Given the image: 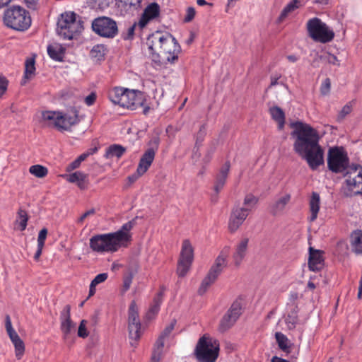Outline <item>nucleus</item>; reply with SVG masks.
<instances>
[{
	"instance_id": "f257e3e1",
	"label": "nucleus",
	"mask_w": 362,
	"mask_h": 362,
	"mask_svg": "<svg viewBox=\"0 0 362 362\" xmlns=\"http://www.w3.org/2000/svg\"><path fill=\"white\" fill-rule=\"evenodd\" d=\"M292 132L294 151L305 160L312 170L324 164V150L319 144L318 132L310 124L297 122Z\"/></svg>"
},
{
	"instance_id": "f03ea898",
	"label": "nucleus",
	"mask_w": 362,
	"mask_h": 362,
	"mask_svg": "<svg viewBox=\"0 0 362 362\" xmlns=\"http://www.w3.org/2000/svg\"><path fill=\"white\" fill-rule=\"evenodd\" d=\"M146 45L150 57L158 65L175 63L182 50L177 40L168 32L153 33L147 37Z\"/></svg>"
},
{
	"instance_id": "7ed1b4c3",
	"label": "nucleus",
	"mask_w": 362,
	"mask_h": 362,
	"mask_svg": "<svg viewBox=\"0 0 362 362\" xmlns=\"http://www.w3.org/2000/svg\"><path fill=\"white\" fill-rule=\"evenodd\" d=\"M3 23L10 29L24 32L31 26L32 19L30 13L24 8L11 6L4 11Z\"/></svg>"
},
{
	"instance_id": "20e7f679",
	"label": "nucleus",
	"mask_w": 362,
	"mask_h": 362,
	"mask_svg": "<svg viewBox=\"0 0 362 362\" xmlns=\"http://www.w3.org/2000/svg\"><path fill=\"white\" fill-rule=\"evenodd\" d=\"M121 236L112 233L95 235L90 238V248L100 254L115 252L122 247L119 243Z\"/></svg>"
},
{
	"instance_id": "39448f33",
	"label": "nucleus",
	"mask_w": 362,
	"mask_h": 362,
	"mask_svg": "<svg viewBox=\"0 0 362 362\" xmlns=\"http://www.w3.org/2000/svg\"><path fill=\"white\" fill-rule=\"evenodd\" d=\"M229 255V247H225L216 257L214 264L210 268L207 275L202 280L198 289L199 295L204 294L209 287L216 281L218 276L227 266V257Z\"/></svg>"
},
{
	"instance_id": "423d86ee",
	"label": "nucleus",
	"mask_w": 362,
	"mask_h": 362,
	"mask_svg": "<svg viewBox=\"0 0 362 362\" xmlns=\"http://www.w3.org/2000/svg\"><path fill=\"white\" fill-rule=\"evenodd\" d=\"M218 352V342L206 335L199 339L194 350L195 356L199 362H215Z\"/></svg>"
},
{
	"instance_id": "0eeeda50",
	"label": "nucleus",
	"mask_w": 362,
	"mask_h": 362,
	"mask_svg": "<svg viewBox=\"0 0 362 362\" xmlns=\"http://www.w3.org/2000/svg\"><path fill=\"white\" fill-rule=\"evenodd\" d=\"M327 168L334 173H344L349 171V158L346 151L341 146L331 147L327 153Z\"/></svg>"
},
{
	"instance_id": "6e6552de",
	"label": "nucleus",
	"mask_w": 362,
	"mask_h": 362,
	"mask_svg": "<svg viewBox=\"0 0 362 362\" xmlns=\"http://www.w3.org/2000/svg\"><path fill=\"white\" fill-rule=\"evenodd\" d=\"M306 29L308 35L315 42L327 43L334 37V33L321 19L314 17L308 21Z\"/></svg>"
},
{
	"instance_id": "1a4fd4ad",
	"label": "nucleus",
	"mask_w": 362,
	"mask_h": 362,
	"mask_svg": "<svg viewBox=\"0 0 362 362\" xmlns=\"http://www.w3.org/2000/svg\"><path fill=\"white\" fill-rule=\"evenodd\" d=\"M42 119L48 122L60 132L69 131L71 127L78 123L76 114L71 115L56 111H44L42 112Z\"/></svg>"
},
{
	"instance_id": "9d476101",
	"label": "nucleus",
	"mask_w": 362,
	"mask_h": 362,
	"mask_svg": "<svg viewBox=\"0 0 362 362\" xmlns=\"http://www.w3.org/2000/svg\"><path fill=\"white\" fill-rule=\"evenodd\" d=\"M345 187L344 194L346 197L362 194V167L359 165H351L349 171L344 174Z\"/></svg>"
},
{
	"instance_id": "9b49d317",
	"label": "nucleus",
	"mask_w": 362,
	"mask_h": 362,
	"mask_svg": "<svg viewBox=\"0 0 362 362\" xmlns=\"http://www.w3.org/2000/svg\"><path fill=\"white\" fill-rule=\"evenodd\" d=\"M128 330L132 346L136 347L142 335L139 309L135 300H132L128 310Z\"/></svg>"
},
{
	"instance_id": "f8f14e48",
	"label": "nucleus",
	"mask_w": 362,
	"mask_h": 362,
	"mask_svg": "<svg viewBox=\"0 0 362 362\" xmlns=\"http://www.w3.org/2000/svg\"><path fill=\"white\" fill-rule=\"evenodd\" d=\"M194 259V249L187 239L182 241L180 257L177 262V274L184 277L189 272Z\"/></svg>"
},
{
	"instance_id": "ddd939ff",
	"label": "nucleus",
	"mask_w": 362,
	"mask_h": 362,
	"mask_svg": "<svg viewBox=\"0 0 362 362\" xmlns=\"http://www.w3.org/2000/svg\"><path fill=\"white\" fill-rule=\"evenodd\" d=\"M93 30L98 35L112 38L118 33L116 22L108 17H99L95 18L92 23Z\"/></svg>"
},
{
	"instance_id": "4468645a",
	"label": "nucleus",
	"mask_w": 362,
	"mask_h": 362,
	"mask_svg": "<svg viewBox=\"0 0 362 362\" xmlns=\"http://www.w3.org/2000/svg\"><path fill=\"white\" fill-rule=\"evenodd\" d=\"M60 329L62 338L66 341H73L71 334L74 333L76 324L71 319V306L66 305L60 313Z\"/></svg>"
},
{
	"instance_id": "2eb2a0df",
	"label": "nucleus",
	"mask_w": 362,
	"mask_h": 362,
	"mask_svg": "<svg viewBox=\"0 0 362 362\" xmlns=\"http://www.w3.org/2000/svg\"><path fill=\"white\" fill-rule=\"evenodd\" d=\"M241 304L240 302H234L228 312L223 315L219 324V330L222 332L230 328L241 314Z\"/></svg>"
},
{
	"instance_id": "dca6fc26",
	"label": "nucleus",
	"mask_w": 362,
	"mask_h": 362,
	"mask_svg": "<svg viewBox=\"0 0 362 362\" xmlns=\"http://www.w3.org/2000/svg\"><path fill=\"white\" fill-rule=\"evenodd\" d=\"M125 93L122 101V107L134 110L144 105L146 99L143 92L126 88Z\"/></svg>"
},
{
	"instance_id": "f3484780",
	"label": "nucleus",
	"mask_w": 362,
	"mask_h": 362,
	"mask_svg": "<svg viewBox=\"0 0 362 362\" xmlns=\"http://www.w3.org/2000/svg\"><path fill=\"white\" fill-rule=\"evenodd\" d=\"M250 209L244 207L234 208L230 214L228 221V230L230 233H235L244 223L248 214Z\"/></svg>"
},
{
	"instance_id": "a211bd4d",
	"label": "nucleus",
	"mask_w": 362,
	"mask_h": 362,
	"mask_svg": "<svg viewBox=\"0 0 362 362\" xmlns=\"http://www.w3.org/2000/svg\"><path fill=\"white\" fill-rule=\"evenodd\" d=\"M156 154L153 150H146L141 156L136 172V175L129 177L132 181L144 175L153 163Z\"/></svg>"
},
{
	"instance_id": "6ab92c4d",
	"label": "nucleus",
	"mask_w": 362,
	"mask_h": 362,
	"mask_svg": "<svg viewBox=\"0 0 362 362\" xmlns=\"http://www.w3.org/2000/svg\"><path fill=\"white\" fill-rule=\"evenodd\" d=\"M230 163L226 162L221 168L218 173L217 174V175L216 177L214 186V194L211 197V201L213 202H216L218 201V195L219 192L222 190V189L223 188V187L226 182V180H227L229 171H230Z\"/></svg>"
},
{
	"instance_id": "aec40b11",
	"label": "nucleus",
	"mask_w": 362,
	"mask_h": 362,
	"mask_svg": "<svg viewBox=\"0 0 362 362\" xmlns=\"http://www.w3.org/2000/svg\"><path fill=\"white\" fill-rule=\"evenodd\" d=\"M160 6L157 3L153 2L148 4L144 10L138 22L140 30L145 28L150 21L156 19L160 16Z\"/></svg>"
},
{
	"instance_id": "412c9836",
	"label": "nucleus",
	"mask_w": 362,
	"mask_h": 362,
	"mask_svg": "<svg viewBox=\"0 0 362 362\" xmlns=\"http://www.w3.org/2000/svg\"><path fill=\"white\" fill-rule=\"evenodd\" d=\"M66 181L76 183L81 189H86L88 186V175L81 171L62 175Z\"/></svg>"
},
{
	"instance_id": "4be33fe9",
	"label": "nucleus",
	"mask_w": 362,
	"mask_h": 362,
	"mask_svg": "<svg viewBox=\"0 0 362 362\" xmlns=\"http://www.w3.org/2000/svg\"><path fill=\"white\" fill-rule=\"evenodd\" d=\"M249 239L243 238L236 245L235 252L233 255V259L235 266L238 267L242 263L247 252Z\"/></svg>"
},
{
	"instance_id": "5701e85b",
	"label": "nucleus",
	"mask_w": 362,
	"mask_h": 362,
	"mask_svg": "<svg viewBox=\"0 0 362 362\" xmlns=\"http://www.w3.org/2000/svg\"><path fill=\"white\" fill-rule=\"evenodd\" d=\"M308 267L311 271H320L324 265V259L322 253L318 250H315L312 247H309Z\"/></svg>"
},
{
	"instance_id": "b1692460",
	"label": "nucleus",
	"mask_w": 362,
	"mask_h": 362,
	"mask_svg": "<svg viewBox=\"0 0 362 362\" xmlns=\"http://www.w3.org/2000/svg\"><path fill=\"white\" fill-rule=\"evenodd\" d=\"M135 225V221L133 219L122 225L121 228L113 233H119L121 236V240H119V243L122 247H127L128 243L132 240V234L130 230L133 228Z\"/></svg>"
},
{
	"instance_id": "393cba45",
	"label": "nucleus",
	"mask_w": 362,
	"mask_h": 362,
	"mask_svg": "<svg viewBox=\"0 0 362 362\" xmlns=\"http://www.w3.org/2000/svg\"><path fill=\"white\" fill-rule=\"evenodd\" d=\"M350 245L354 254L362 255V230L357 229L351 233Z\"/></svg>"
},
{
	"instance_id": "a878e982",
	"label": "nucleus",
	"mask_w": 362,
	"mask_h": 362,
	"mask_svg": "<svg viewBox=\"0 0 362 362\" xmlns=\"http://www.w3.org/2000/svg\"><path fill=\"white\" fill-rule=\"evenodd\" d=\"M304 4V0H292L284 8L279 16L278 21L283 22L290 13L302 7Z\"/></svg>"
},
{
	"instance_id": "bb28decb",
	"label": "nucleus",
	"mask_w": 362,
	"mask_h": 362,
	"mask_svg": "<svg viewBox=\"0 0 362 362\" xmlns=\"http://www.w3.org/2000/svg\"><path fill=\"white\" fill-rule=\"evenodd\" d=\"M126 88L122 87H114L108 91V98L115 104L122 107L123 98L125 95Z\"/></svg>"
},
{
	"instance_id": "cd10ccee",
	"label": "nucleus",
	"mask_w": 362,
	"mask_h": 362,
	"mask_svg": "<svg viewBox=\"0 0 362 362\" xmlns=\"http://www.w3.org/2000/svg\"><path fill=\"white\" fill-rule=\"evenodd\" d=\"M310 211L311 213L310 221H314L317 217L320 207V197L317 192H313L309 201Z\"/></svg>"
},
{
	"instance_id": "c85d7f7f",
	"label": "nucleus",
	"mask_w": 362,
	"mask_h": 362,
	"mask_svg": "<svg viewBox=\"0 0 362 362\" xmlns=\"http://www.w3.org/2000/svg\"><path fill=\"white\" fill-rule=\"evenodd\" d=\"M269 112L272 118L277 123L279 129L282 130L286 119L283 110L278 106H274L269 108Z\"/></svg>"
},
{
	"instance_id": "c756f323",
	"label": "nucleus",
	"mask_w": 362,
	"mask_h": 362,
	"mask_svg": "<svg viewBox=\"0 0 362 362\" xmlns=\"http://www.w3.org/2000/svg\"><path fill=\"white\" fill-rule=\"evenodd\" d=\"M71 23L66 30H64L62 33L59 34L64 40H71L74 35L81 32L82 29V25L79 21H77L76 19L71 22Z\"/></svg>"
},
{
	"instance_id": "7c9ffc66",
	"label": "nucleus",
	"mask_w": 362,
	"mask_h": 362,
	"mask_svg": "<svg viewBox=\"0 0 362 362\" xmlns=\"http://www.w3.org/2000/svg\"><path fill=\"white\" fill-rule=\"evenodd\" d=\"M49 57L55 61H62L65 53V48L60 44L54 43L47 47Z\"/></svg>"
},
{
	"instance_id": "2f4dec72",
	"label": "nucleus",
	"mask_w": 362,
	"mask_h": 362,
	"mask_svg": "<svg viewBox=\"0 0 362 362\" xmlns=\"http://www.w3.org/2000/svg\"><path fill=\"white\" fill-rule=\"evenodd\" d=\"M298 305L293 300L291 303L287 305V316L286 318V322L290 326L295 327L298 322Z\"/></svg>"
},
{
	"instance_id": "473e14b6",
	"label": "nucleus",
	"mask_w": 362,
	"mask_h": 362,
	"mask_svg": "<svg viewBox=\"0 0 362 362\" xmlns=\"http://www.w3.org/2000/svg\"><path fill=\"white\" fill-rule=\"evenodd\" d=\"M76 19V14L74 12L65 13L61 15V18L59 19L57 22V32L59 35L62 33L66 28H67L71 22L74 21Z\"/></svg>"
},
{
	"instance_id": "72a5a7b5",
	"label": "nucleus",
	"mask_w": 362,
	"mask_h": 362,
	"mask_svg": "<svg viewBox=\"0 0 362 362\" xmlns=\"http://www.w3.org/2000/svg\"><path fill=\"white\" fill-rule=\"evenodd\" d=\"M5 327L6 332L13 345L23 341V340L18 336V333L13 329L11 317L8 315H6L5 317Z\"/></svg>"
},
{
	"instance_id": "f704fd0d",
	"label": "nucleus",
	"mask_w": 362,
	"mask_h": 362,
	"mask_svg": "<svg viewBox=\"0 0 362 362\" xmlns=\"http://www.w3.org/2000/svg\"><path fill=\"white\" fill-rule=\"evenodd\" d=\"M290 200L291 195L289 194H287L281 197L278 200H276L271 206V213L273 215H276L280 212L283 211L286 204L290 202Z\"/></svg>"
},
{
	"instance_id": "c9c22d12",
	"label": "nucleus",
	"mask_w": 362,
	"mask_h": 362,
	"mask_svg": "<svg viewBox=\"0 0 362 362\" xmlns=\"http://www.w3.org/2000/svg\"><path fill=\"white\" fill-rule=\"evenodd\" d=\"M108 278V274L107 273H100L98 274L90 282V286H89V293L88 296H93L95 292H96V286L105 282Z\"/></svg>"
},
{
	"instance_id": "e433bc0d",
	"label": "nucleus",
	"mask_w": 362,
	"mask_h": 362,
	"mask_svg": "<svg viewBox=\"0 0 362 362\" xmlns=\"http://www.w3.org/2000/svg\"><path fill=\"white\" fill-rule=\"evenodd\" d=\"M125 152V148L119 144H113L109 146L105 153V158H109L112 157L120 158Z\"/></svg>"
},
{
	"instance_id": "4c0bfd02",
	"label": "nucleus",
	"mask_w": 362,
	"mask_h": 362,
	"mask_svg": "<svg viewBox=\"0 0 362 362\" xmlns=\"http://www.w3.org/2000/svg\"><path fill=\"white\" fill-rule=\"evenodd\" d=\"M90 57L97 61H102L105 59V47L103 45H95L90 52Z\"/></svg>"
},
{
	"instance_id": "58836bf2",
	"label": "nucleus",
	"mask_w": 362,
	"mask_h": 362,
	"mask_svg": "<svg viewBox=\"0 0 362 362\" xmlns=\"http://www.w3.org/2000/svg\"><path fill=\"white\" fill-rule=\"evenodd\" d=\"M28 221V216L25 210L20 209L18 212L17 219L16 223L18 226V228L21 231L25 230L27 223Z\"/></svg>"
},
{
	"instance_id": "ea45409f",
	"label": "nucleus",
	"mask_w": 362,
	"mask_h": 362,
	"mask_svg": "<svg viewBox=\"0 0 362 362\" xmlns=\"http://www.w3.org/2000/svg\"><path fill=\"white\" fill-rule=\"evenodd\" d=\"M29 172L37 177L42 178L47 175L48 170L41 165H34L30 167Z\"/></svg>"
},
{
	"instance_id": "a19ab883",
	"label": "nucleus",
	"mask_w": 362,
	"mask_h": 362,
	"mask_svg": "<svg viewBox=\"0 0 362 362\" xmlns=\"http://www.w3.org/2000/svg\"><path fill=\"white\" fill-rule=\"evenodd\" d=\"M259 202L258 197L252 194H247L245 195L243 201L244 208L250 209V212L256 206Z\"/></svg>"
},
{
	"instance_id": "79ce46f5",
	"label": "nucleus",
	"mask_w": 362,
	"mask_h": 362,
	"mask_svg": "<svg viewBox=\"0 0 362 362\" xmlns=\"http://www.w3.org/2000/svg\"><path fill=\"white\" fill-rule=\"evenodd\" d=\"M320 59L329 64L336 66H340V61L338 59L337 57L328 52L321 54Z\"/></svg>"
},
{
	"instance_id": "37998d69",
	"label": "nucleus",
	"mask_w": 362,
	"mask_h": 362,
	"mask_svg": "<svg viewBox=\"0 0 362 362\" xmlns=\"http://www.w3.org/2000/svg\"><path fill=\"white\" fill-rule=\"evenodd\" d=\"M35 71V59L32 58L27 59L25 64L24 77L27 79L30 78L34 75Z\"/></svg>"
},
{
	"instance_id": "c03bdc74",
	"label": "nucleus",
	"mask_w": 362,
	"mask_h": 362,
	"mask_svg": "<svg viewBox=\"0 0 362 362\" xmlns=\"http://www.w3.org/2000/svg\"><path fill=\"white\" fill-rule=\"evenodd\" d=\"M276 340L280 349L286 351L288 349L287 337L281 332H276L275 334Z\"/></svg>"
},
{
	"instance_id": "a18cd8bd",
	"label": "nucleus",
	"mask_w": 362,
	"mask_h": 362,
	"mask_svg": "<svg viewBox=\"0 0 362 362\" xmlns=\"http://www.w3.org/2000/svg\"><path fill=\"white\" fill-rule=\"evenodd\" d=\"M206 134V128L204 124L202 125L199 128V132L196 134V142H195V148L199 149V146L202 144L204 141L205 136Z\"/></svg>"
},
{
	"instance_id": "49530a36",
	"label": "nucleus",
	"mask_w": 362,
	"mask_h": 362,
	"mask_svg": "<svg viewBox=\"0 0 362 362\" xmlns=\"http://www.w3.org/2000/svg\"><path fill=\"white\" fill-rule=\"evenodd\" d=\"M165 339V338H164L163 337H162L160 335L158 337V338L157 339V340L154 344L152 354H157L159 355H162L163 349L164 347Z\"/></svg>"
},
{
	"instance_id": "de8ad7c7",
	"label": "nucleus",
	"mask_w": 362,
	"mask_h": 362,
	"mask_svg": "<svg viewBox=\"0 0 362 362\" xmlns=\"http://www.w3.org/2000/svg\"><path fill=\"white\" fill-rule=\"evenodd\" d=\"M86 325H87L86 320H82L81 321L80 325L78 326V336L79 337L84 339L88 336L89 332H88V330L86 329Z\"/></svg>"
},
{
	"instance_id": "09e8293b",
	"label": "nucleus",
	"mask_w": 362,
	"mask_h": 362,
	"mask_svg": "<svg viewBox=\"0 0 362 362\" xmlns=\"http://www.w3.org/2000/svg\"><path fill=\"white\" fill-rule=\"evenodd\" d=\"M160 144V138L158 135L153 136L148 142L149 148L146 150H153L156 154Z\"/></svg>"
},
{
	"instance_id": "8fccbe9b",
	"label": "nucleus",
	"mask_w": 362,
	"mask_h": 362,
	"mask_svg": "<svg viewBox=\"0 0 362 362\" xmlns=\"http://www.w3.org/2000/svg\"><path fill=\"white\" fill-rule=\"evenodd\" d=\"M215 151H216V146H215L214 144H211L207 148L206 154L202 160L205 164H207L211 161L213 154L214 153Z\"/></svg>"
},
{
	"instance_id": "3c124183",
	"label": "nucleus",
	"mask_w": 362,
	"mask_h": 362,
	"mask_svg": "<svg viewBox=\"0 0 362 362\" xmlns=\"http://www.w3.org/2000/svg\"><path fill=\"white\" fill-rule=\"evenodd\" d=\"M13 346L15 348L16 357L18 359H21L23 357V356L24 355V352H25V344H24L23 341L18 344H16Z\"/></svg>"
},
{
	"instance_id": "603ef678",
	"label": "nucleus",
	"mask_w": 362,
	"mask_h": 362,
	"mask_svg": "<svg viewBox=\"0 0 362 362\" xmlns=\"http://www.w3.org/2000/svg\"><path fill=\"white\" fill-rule=\"evenodd\" d=\"M331 88V81L329 78H326L320 86V92L323 95H327Z\"/></svg>"
},
{
	"instance_id": "864d4df0",
	"label": "nucleus",
	"mask_w": 362,
	"mask_h": 362,
	"mask_svg": "<svg viewBox=\"0 0 362 362\" xmlns=\"http://www.w3.org/2000/svg\"><path fill=\"white\" fill-rule=\"evenodd\" d=\"M133 279V274L130 272L126 274L123 279V292L128 291L131 286Z\"/></svg>"
},
{
	"instance_id": "5fc2aeb1",
	"label": "nucleus",
	"mask_w": 362,
	"mask_h": 362,
	"mask_svg": "<svg viewBox=\"0 0 362 362\" xmlns=\"http://www.w3.org/2000/svg\"><path fill=\"white\" fill-rule=\"evenodd\" d=\"M47 235V229L44 228L39 232L37 237V245L44 247L45 240Z\"/></svg>"
},
{
	"instance_id": "6e6d98bb",
	"label": "nucleus",
	"mask_w": 362,
	"mask_h": 362,
	"mask_svg": "<svg viewBox=\"0 0 362 362\" xmlns=\"http://www.w3.org/2000/svg\"><path fill=\"white\" fill-rule=\"evenodd\" d=\"M352 111V105L351 103L346 104L339 113V118L344 119L347 115Z\"/></svg>"
},
{
	"instance_id": "4d7b16f0",
	"label": "nucleus",
	"mask_w": 362,
	"mask_h": 362,
	"mask_svg": "<svg viewBox=\"0 0 362 362\" xmlns=\"http://www.w3.org/2000/svg\"><path fill=\"white\" fill-rule=\"evenodd\" d=\"M165 291V288L164 286L160 287V291L158 292L156 296L154 297L153 303L160 305L163 301V297L164 295V292Z\"/></svg>"
},
{
	"instance_id": "13d9d810",
	"label": "nucleus",
	"mask_w": 362,
	"mask_h": 362,
	"mask_svg": "<svg viewBox=\"0 0 362 362\" xmlns=\"http://www.w3.org/2000/svg\"><path fill=\"white\" fill-rule=\"evenodd\" d=\"M8 81L6 77L0 75V97L2 96L7 90Z\"/></svg>"
},
{
	"instance_id": "bf43d9fd",
	"label": "nucleus",
	"mask_w": 362,
	"mask_h": 362,
	"mask_svg": "<svg viewBox=\"0 0 362 362\" xmlns=\"http://www.w3.org/2000/svg\"><path fill=\"white\" fill-rule=\"evenodd\" d=\"M195 9L193 7H189L187 9V14L185 17V22H190L195 16Z\"/></svg>"
},
{
	"instance_id": "052dcab7",
	"label": "nucleus",
	"mask_w": 362,
	"mask_h": 362,
	"mask_svg": "<svg viewBox=\"0 0 362 362\" xmlns=\"http://www.w3.org/2000/svg\"><path fill=\"white\" fill-rule=\"evenodd\" d=\"M96 94L94 92L90 93L88 96L85 98V103L88 106L93 105L96 100Z\"/></svg>"
},
{
	"instance_id": "680f3d73",
	"label": "nucleus",
	"mask_w": 362,
	"mask_h": 362,
	"mask_svg": "<svg viewBox=\"0 0 362 362\" xmlns=\"http://www.w3.org/2000/svg\"><path fill=\"white\" fill-rule=\"evenodd\" d=\"M175 321L171 322L169 325H168L164 330L161 332L160 334V336L163 337L164 338H166L169 336V334L171 333V332L173 330L175 327Z\"/></svg>"
},
{
	"instance_id": "e2e57ef3",
	"label": "nucleus",
	"mask_w": 362,
	"mask_h": 362,
	"mask_svg": "<svg viewBox=\"0 0 362 362\" xmlns=\"http://www.w3.org/2000/svg\"><path fill=\"white\" fill-rule=\"evenodd\" d=\"M26 6L32 10H35L37 8L38 0H23Z\"/></svg>"
},
{
	"instance_id": "0e129e2a",
	"label": "nucleus",
	"mask_w": 362,
	"mask_h": 362,
	"mask_svg": "<svg viewBox=\"0 0 362 362\" xmlns=\"http://www.w3.org/2000/svg\"><path fill=\"white\" fill-rule=\"evenodd\" d=\"M159 310H160V305L153 303L148 310V316H150L151 315H154L158 313Z\"/></svg>"
},
{
	"instance_id": "69168bd1",
	"label": "nucleus",
	"mask_w": 362,
	"mask_h": 362,
	"mask_svg": "<svg viewBox=\"0 0 362 362\" xmlns=\"http://www.w3.org/2000/svg\"><path fill=\"white\" fill-rule=\"evenodd\" d=\"M81 165L80 161L76 159L74 161L71 163L66 168L67 171H71L77 168H78Z\"/></svg>"
},
{
	"instance_id": "338daca9",
	"label": "nucleus",
	"mask_w": 362,
	"mask_h": 362,
	"mask_svg": "<svg viewBox=\"0 0 362 362\" xmlns=\"http://www.w3.org/2000/svg\"><path fill=\"white\" fill-rule=\"evenodd\" d=\"M136 27H139L138 23H134L131 27L129 28L127 33L129 37H133V35H134V30L136 28Z\"/></svg>"
},
{
	"instance_id": "774afa93",
	"label": "nucleus",
	"mask_w": 362,
	"mask_h": 362,
	"mask_svg": "<svg viewBox=\"0 0 362 362\" xmlns=\"http://www.w3.org/2000/svg\"><path fill=\"white\" fill-rule=\"evenodd\" d=\"M95 213L93 209L86 211L78 219L79 223H82L85 218H86L88 216L92 215Z\"/></svg>"
}]
</instances>
